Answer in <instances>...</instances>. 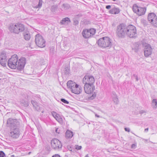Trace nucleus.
Returning a JSON list of instances; mask_svg holds the SVG:
<instances>
[{"mask_svg":"<svg viewBox=\"0 0 157 157\" xmlns=\"http://www.w3.org/2000/svg\"><path fill=\"white\" fill-rule=\"evenodd\" d=\"M20 127L11 128L9 136L13 138H17L20 135Z\"/></svg>","mask_w":157,"mask_h":157,"instance_id":"nucleus-10","label":"nucleus"},{"mask_svg":"<svg viewBox=\"0 0 157 157\" xmlns=\"http://www.w3.org/2000/svg\"><path fill=\"white\" fill-rule=\"evenodd\" d=\"M94 79L93 76L91 75H86L83 78V82L84 84H93Z\"/></svg>","mask_w":157,"mask_h":157,"instance_id":"nucleus-16","label":"nucleus"},{"mask_svg":"<svg viewBox=\"0 0 157 157\" xmlns=\"http://www.w3.org/2000/svg\"><path fill=\"white\" fill-rule=\"evenodd\" d=\"M152 105L153 108H156L157 107V102L156 99H154L152 100Z\"/></svg>","mask_w":157,"mask_h":157,"instance_id":"nucleus-26","label":"nucleus"},{"mask_svg":"<svg viewBox=\"0 0 157 157\" xmlns=\"http://www.w3.org/2000/svg\"><path fill=\"white\" fill-rule=\"evenodd\" d=\"M144 47V55L145 56L148 57L151 55L152 52V48L150 45L148 44L145 43L143 44Z\"/></svg>","mask_w":157,"mask_h":157,"instance_id":"nucleus-13","label":"nucleus"},{"mask_svg":"<svg viewBox=\"0 0 157 157\" xmlns=\"http://www.w3.org/2000/svg\"><path fill=\"white\" fill-rule=\"evenodd\" d=\"M124 129L125 131H127L128 132L130 131V129L129 128H124Z\"/></svg>","mask_w":157,"mask_h":157,"instance_id":"nucleus-40","label":"nucleus"},{"mask_svg":"<svg viewBox=\"0 0 157 157\" xmlns=\"http://www.w3.org/2000/svg\"><path fill=\"white\" fill-rule=\"evenodd\" d=\"M17 64V68L18 70L21 71L24 68L26 63V59L25 58L21 57L18 60Z\"/></svg>","mask_w":157,"mask_h":157,"instance_id":"nucleus-14","label":"nucleus"},{"mask_svg":"<svg viewBox=\"0 0 157 157\" xmlns=\"http://www.w3.org/2000/svg\"><path fill=\"white\" fill-rule=\"evenodd\" d=\"M66 72L65 73L66 74H68L69 73V69L66 70Z\"/></svg>","mask_w":157,"mask_h":157,"instance_id":"nucleus-45","label":"nucleus"},{"mask_svg":"<svg viewBox=\"0 0 157 157\" xmlns=\"http://www.w3.org/2000/svg\"><path fill=\"white\" fill-rule=\"evenodd\" d=\"M85 157H89L88 155H87Z\"/></svg>","mask_w":157,"mask_h":157,"instance_id":"nucleus-52","label":"nucleus"},{"mask_svg":"<svg viewBox=\"0 0 157 157\" xmlns=\"http://www.w3.org/2000/svg\"><path fill=\"white\" fill-rule=\"evenodd\" d=\"M136 145H135V144H132V145L131 146V147L132 148H135L136 147Z\"/></svg>","mask_w":157,"mask_h":157,"instance_id":"nucleus-42","label":"nucleus"},{"mask_svg":"<svg viewBox=\"0 0 157 157\" xmlns=\"http://www.w3.org/2000/svg\"><path fill=\"white\" fill-rule=\"evenodd\" d=\"M120 12V9L117 7H113L109 11L110 13L113 14H117L119 13Z\"/></svg>","mask_w":157,"mask_h":157,"instance_id":"nucleus-20","label":"nucleus"},{"mask_svg":"<svg viewBox=\"0 0 157 157\" xmlns=\"http://www.w3.org/2000/svg\"><path fill=\"white\" fill-rule=\"evenodd\" d=\"M35 42L36 45L39 47L43 48L45 46V41L42 36L39 34L36 35Z\"/></svg>","mask_w":157,"mask_h":157,"instance_id":"nucleus-8","label":"nucleus"},{"mask_svg":"<svg viewBox=\"0 0 157 157\" xmlns=\"http://www.w3.org/2000/svg\"><path fill=\"white\" fill-rule=\"evenodd\" d=\"M88 23H89V21H88Z\"/></svg>","mask_w":157,"mask_h":157,"instance_id":"nucleus-58","label":"nucleus"},{"mask_svg":"<svg viewBox=\"0 0 157 157\" xmlns=\"http://www.w3.org/2000/svg\"><path fill=\"white\" fill-rule=\"evenodd\" d=\"M51 145L52 148L55 150L61 149L62 147L61 142L56 139L51 141Z\"/></svg>","mask_w":157,"mask_h":157,"instance_id":"nucleus-12","label":"nucleus"},{"mask_svg":"<svg viewBox=\"0 0 157 157\" xmlns=\"http://www.w3.org/2000/svg\"><path fill=\"white\" fill-rule=\"evenodd\" d=\"M6 54L4 52H2L0 55V63L4 67L6 65Z\"/></svg>","mask_w":157,"mask_h":157,"instance_id":"nucleus-17","label":"nucleus"},{"mask_svg":"<svg viewBox=\"0 0 157 157\" xmlns=\"http://www.w3.org/2000/svg\"><path fill=\"white\" fill-rule=\"evenodd\" d=\"M25 26L23 24L17 23L16 24H10L8 27V29L11 33L18 34L23 32L25 30Z\"/></svg>","mask_w":157,"mask_h":157,"instance_id":"nucleus-1","label":"nucleus"},{"mask_svg":"<svg viewBox=\"0 0 157 157\" xmlns=\"http://www.w3.org/2000/svg\"><path fill=\"white\" fill-rule=\"evenodd\" d=\"M18 57L17 55H13L8 60L7 64L8 67L11 69H15L17 67Z\"/></svg>","mask_w":157,"mask_h":157,"instance_id":"nucleus-5","label":"nucleus"},{"mask_svg":"<svg viewBox=\"0 0 157 157\" xmlns=\"http://www.w3.org/2000/svg\"><path fill=\"white\" fill-rule=\"evenodd\" d=\"M24 36L25 39L26 40H29L30 38V35L29 32L24 33Z\"/></svg>","mask_w":157,"mask_h":157,"instance_id":"nucleus-24","label":"nucleus"},{"mask_svg":"<svg viewBox=\"0 0 157 157\" xmlns=\"http://www.w3.org/2000/svg\"><path fill=\"white\" fill-rule=\"evenodd\" d=\"M146 113V112L143 110H141L140 111V113L141 114H143L145 113Z\"/></svg>","mask_w":157,"mask_h":157,"instance_id":"nucleus-44","label":"nucleus"},{"mask_svg":"<svg viewBox=\"0 0 157 157\" xmlns=\"http://www.w3.org/2000/svg\"><path fill=\"white\" fill-rule=\"evenodd\" d=\"M126 27L124 24H121L117 27L116 34L117 36L120 38L124 37L126 34Z\"/></svg>","mask_w":157,"mask_h":157,"instance_id":"nucleus-4","label":"nucleus"},{"mask_svg":"<svg viewBox=\"0 0 157 157\" xmlns=\"http://www.w3.org/2000/svg\"><path fill=\"white\" fill-rule=\"evenodd\" d=\"M31 152H29V154H30Z\"/></svg>","mask_w":157,"mask_h":157,"instance_id":"nucleus-55","label":"nucleus"},{"mask_svg":"<svg viewBox=\"0 0 157 157\" xmlns=\"http://www.w3.org/2000/svg\"><path fill=\"white\" fill-rule=\"evenodd\" d=\"M56 8V7L55 6H53L51 7V10L52 12H54Z\"/></svg>","mask_w":157,"mask_h":157,"instance_id":"nucleus-38","label":"nucleus"},{"mask_svg":"<svg viewBox=\"0 0 157 157\" xmlns=\"http://www.w3.org/2000/svg\"><path fill=\"white\" fill-rule=\"evenodd\" d=\"M132 9L133 11L139 16L144 14L146 10V8L138 7L136 4L133 5Z\"/></svg>","mask_w":157,"mask_h":157,"instance_id":"nucleus-9","label":"nucleus"},{"mask_svg":"<svg viewBox=\"0 0 157 157\" xmlns=\"http://www.w3.org/2000/svg\"><path fill=\"white\" fill-rule=\"evenodd\" d=\"M111 96L113 99L117 97L116 93L114 92H112Z\"/></svg>","mask_w":157,"mask_h":157,"instance_id":"nucleus-34","label":"nucleus"},{"mask_svg":"<svg viewBox=\"0 0 157 157\" xmlns=\"http://www.w3.org/2000/svg\"><path fill=\"white\" fill-rule=\"evenodd\" d=\"M136 79L137 81L138 80V78L137 76H136Z\"/></svg>","mask_w":157,"mask_h":157,"instance_id":"nucleus-48","label":"nucleus"},{"mask_svg":"<svg viewBox=\"0 0 157 157\" xmlns=\"http://www.w3.org/2000/svg\"><path fill=\"white\" fill-rule=\"evenodd\" d=\"M148 128H145V129L144 131H145L146 132H147L148 131Z\"/></svg>","mask_w":157,"mask_h":157,"instance_id":"nucleus-47","label":"nucleus"},{"mask_svg":"<svg viewBox=\"0 0 157 157\" xmlns=\"http://www.w3.org/2000/svg\"><path fill=\"white\" fill-rule=\"evenodd\" d=\"M73 132L69 130L67 131L66 132V137L67 138H71L73 136Z\"/></svg>","mask_w":157,"mask_h":157,"instance_id":"nucleus-21","label":"nucleus"},{"mask_svg":"<svg viewBox=\"0 0 157 157\" xmlns=\"http://www.w3.org/2000/svg\"><path fill=\"white\" fill-rule=\"evenodd\" d=\"M95 116H96L97 117H98V115L97 114H95Z\"/></svg>","mask_w":157,"mask_h":157,"instance_id":"nucleus-50","label":"nucleus"},{"mask_svg":"<svg viewBox=\"0 0 157 157\" xmlns=\"http://www.w3.org/2000/svg\"><path fill=\"white\" fill-rule=\"evenodd\" d=\"M55 49L53 47H51L50 48V53L52 55H53L54 54Z\"/></svg>","mask_w":157,"mask_h":157,"instance_id":"nucleus-31","label":"nucleus"},{"mask_svg":"<svg viewBox=\"0 0 157 157\" xmlns=\"http://www.w3.org/2000/svg\"><path fill=\"white\" fill-rule=\"evenodd\" d=\"M52 114L55 119H56V117H57V116L59 115L56 112L54 111L52 112Z\"/></svg>","mask_w":157,"mask_h":157,"instance_id":"nucleus-32","label":"nucleus"},{"mask_svg":"<svg viewBox=\"0 0 157 157\" xmlns=\"http://www.w3.org/2000/svg\"><path fill=\"white\" fill-rule=\"evenodd\" d=\"M139 45L137 43H135L133 44V46L132 47V50H134L135 52H137L139 49Z\"/></svg>","mask_w":157,"mask_h":157,"instance_id":"nucleus-22","label":"nucleus"},{"mask_svg":"<svg viewBox=\"0 0 157 157\" xmlns=\"http://www.w3.org/2000/svg\"><path fill=\"white\" fill-rule=\"evenodd\" d=\"M60 124H62L63 123V119L59 115L57 116L55 119Z\"/></svg>","mask_w":157,"mask_h":157,"instance_id":"nucleus-25","label":"nucleus"},{"mask_svg":"<svg viewBox=\"0 0 157 157\" xmlns=\"http://www.w3.org/2000/svg\"><path fill=\"white\" fill-rule=\"evenodd\" d=\"M157 17V16L155 13H151L148 14L147 19L148 21L151 24L153 21L156 19Z\"/></svg>","mask_w":157,"mask_h":157,"instance_id":"nucleus-19","label":"nucleus"},{"mask_svg":"<svg viewBox=\"0 0 157 157\" xmlns=\"http://www.w3.org/2000/svg\"><path fill=\"white\" fill-rule=\"evenodd\" d=\"M153 26L157 28V17L151 23Z\"/></svg>","mask_w":157,"mask_h":157,"instance_id":"nucleus-27","label":"nucleus"},{"mask_svg":"<svg viewBox=\"0 0 157 157\" xmlns=\"http://www.w3.org/2000/svg\"><path fill=\"white\" fill-rule=\"evenodd\" d=\"M29 105V104L27 102H25V107H27Z\"/></svg>","mask_w":157,"mask_h":157,"instance_id":"nucleus-46","label":"nucleus"},{"mask_svg":"<svg viewBox=\"0 0 157 157\" xmlns=\"http://www.w3.org/2000/svg\"><path fill=\"white\" fill-rule=\"evenodd\" d=\"M70 22L69 18L68 17H66L62 19L60 22V23L62 24H64L65 23L68 24Z\"/></svg>","mask_w":157,"mask_h":157,"instance_id":"nucleus-23","label":"nucleus"},{"mask_svg":"<svg viewBox=\"0 0 157 157\" xmlns=\"http://www.w3.org/2000/svg\"><path fill=\"white\" fill-rule=\"evenodd\" d=\"M141 22L144 26H146L148 25V22L145 20L142 19L141 20Z\"/></svg>","mask_w":157,"mask_h":157,"instance_id":"nucleus-28","label":"nucleus"},{"mask_svg":"<svg viewBox=\"0 0 157 157\" xmlns=\"http://www.w3.org/2000/svg\"><path fill=\"white\" fill-rule=\"evenodd\" d=\"M44 111L43 110H42V111H41V112H42V113H44Z\"/></svg>","mask_w":157,"mask_h":157,"instance_id":"nucleus-54","label":"nucleus"},{"mask_svg":"<svg viewBox=\"0 0 157 157\" xmlns=\"http://www.w3.org/2000/svg\"><path fill=\"white\" fill-rule=\"evenodd\" d=\"M67 86L68 87L70 88L72 92L75 94H79L82 91L80 87L72 81H68L67 83Z\"/></svg>","mask_w":157,"mask_h":157,"instance_id":"nucleus-3","label":"nucleus"},{"mask_svg":"<svg viewBox=\"0 0 157 157\" xmlns=\"http://www.w3.org/2000/svg\"><path fill=\"white\" fill-rule=\"evenodd\" d=\"M112 40L108 37H103L99 39V46L104 48L111 47Z\"/></svg>","mask_w":157,"mask_h":157,"instance_id":"nucleus-2","label":"nucleus"},{"mask_svg":"<svg viewBox=\"0 0 157 157\" xmlns=\"http://www.w3.org/2000/svg\"><path fill=\"white\" fill-rule=\"evenodd\" d=\"M84 23L86 24L87 23H86L85 22H84Z\"/></svg>","mask_w":157,"mask_h":157,"instance_id":"nucleus-57","label":"nucleus"},{"mask_svg":"<svg viewBox=\"0 0 157 157\" xmlns=\"http://www.w3.org/2000/svg\"><path fill=\"white\" fill-rule=\"evenodd\" d=\"M58 128H57L56 129V132H57L58 133H59V132H58Z\"/></svg>","mask_w":157,"mask_h":157,"instance_id":"nucleus-49","label":"nucleus"},{"mask_svg":"<svg viewBox=\"0 0 157 157\" xmlns=\"http://www.w3.org/2000/svg\"><path fill=\"white\" fill-rule=\"evenodd\" d=\"M113 1H115L116 0H112Z\"/></svg>","mask_w":157,"mask_h":157,"instance_id":"nucleus-56","label":"nucleus"},{"mask_svg":"<svg viewBox=\"0 0 157 157\" xmlns=\"http://www.w3.org/2000/svg\"><path fill=\"white\" fill-rule=\"evenodd\" d=\"M95 33V30L94 29H83L82 33L83 36L85 38H88L94 35Z\"/></svg>","mask_w":157,"mask_h":157,"instance_id":"nucleus-11","label":"nucleus"},{"mask_svg":"<svg viewBox=\"0 0 157 157\" xmlns=\"http://www.w3.org/2000/svg\"><path fill=\"white\" fill-rule=\"evenodd\" d=\"M84 90L86 93L91 94L94 90V86L93 84H86L84 86Z\"/></svg>","mask_w":157,"mask_h":157,"instance_id":"nucleus-15","label":"nucleus"},{"mask_svg":"<svg viewBox=\"0 0 157 157\" xmlns=\"http://www.w3.org/2000/svg\"><path fill=\"white\" fill-rule=\"evenodd\" d=\"M62 6V8L65 10L68 9L70 8V6L68 4H63Z\"/></svg>","mask_w":157,"mask_h":157,"instance_id":"nucleus-29","label":"nucleus"},{"mask_svg":"<svg viewBox=\"0 0 157 157\" xmlns=\"http://www.w3.org/2000/svg\"><path fill=\"white\" fill-rule=\"evenodd\" d=\"M113 101L116 104H117L119 102L118 99L117 97L113 99Z\"/></svg>","mask_w":157,"mask_h":157,"instance_id":"nucleus-33","label":"nucleus"},{"mask_svg":"<svg viewBox=\"0 0 157 157\" xmlns=\"http://www.w3.org/2000/svg\"><path fill=\"white\" fill-rule=\"evenodd\" d=\"M96 97V94L95 93L93 94V95L91 96L90 97H89L90 100L93 99Z\"/></svg>","mask_w":157,"mask_h":157,"instance_id":"nucleus-36","label":"nucleus"},{"mask_svg":"<svg viewBox=\"0 0 157 157\" xmlns=\"http://www.w3.org/2000/svg\"><path fill=\"white\" fill-rule=\"evenodd\" d=\"M60 100L62 102L65 104H68L69 103V102L68 101L63 98L61 99Z\"/></svg>","mask_w":157,"mask_h":157,"instance_id":"nucleus-35","label":"nucleus"},{"mask_svg":"<svg viewBox=\"0 0 157 157\" xmlns=\"http://www.w3.org/2000/svg\"><path fill=\"white\" fill-rule=\"evenodd\" d=\"M111 6L110 5H107L106 6V8L107 9H109L111 8Z\"/></svg>","mask_w":157,"mask_h":157,"instance_id":"nucleus-41","label":"nucleus"},{"mask_svg":"<svg viewBox=\"0 0 157 157\" xmlns=\"http://www.w3.org/2000/svg\"><path fill=\"white\" fill-rule=\"evenodd\" d=\"M31 103L33 106L34 108L38 111H40L42 110V107L38 103L34 100L31 101Z\"/></svg>","mask_w":157,"mask_h":157,"instance_id":"nucleus-18","label":"nucleus"},{"mask_svg":"<svg viewBox=\"0 0 157 157\" xmlns=\"http://www.w3.org/2000/svg\"><path fill=\"white\" fill-rule=\"evenodd\" d=\"M5 156V154L2 151H0V157H4Z\"/></svg>","mask_w":157,"mask_h":157,"instance_id":"nucleus-37","label":"nucleus"},{"mask_svg":"<svg viewBox=\"0 0 157 157\" xmlns=\"http://www.w3.org/2000/svg\"><path fill=\"white\" fill-rule=\"evenodd\" d=\"M6 125L10 128L20 127L19 123L16 119L9 118L7 119L6 122Z\"/></svg>","mask_w":157,"mask_h":157,"instance_id":"nucleus-7","label":"nucleus"},{"mask_svg":"<svg viewBox=\"0 0 157 157\" xmlns=\"http://www.w3.org/2000/svg\"><path fill=\"white\" fill-rule=\"evenodd\" d=\"M75 149H76L78 150H80L82 148V146H79L78 145H75Z\"/></svg>","mask_w":157,"mask_h":157,"instance_id":"nucleus-39","label":"nucleus"},{"mask_svg":"<svg viewBox=\"0 0 157 157\" xmlns=\"http://www.w3.org/2000/svg\"><path fill=\"white\" fill-rule=\"evenodd\" d=\"M42 5V0H39L38 5L36 6L35 7L36 8H40L41 7Z\"/></svg>","mask_w":157,"mask_h":157,"instance_id":"nucleus-30","label":"nucleus"},{"mask_svg":"<svg viewBox=\"0 0 157 157\" xmlns=\"http://www.w3.org/2000/svg\"><path fill=\"white\" fill-rule=\"evenodd\" d=\"M52 157H60V156L59 155L57 154L53 155Z\"/></svg>","mask_w":157,"mask_h":157,"instance_id":"nucleus-43","label":"nucleus"},{"mask_svg":"<svg viewBox=\"0 0 157 157\" xmlns=\"http://www.w3.org/2000/svg\"><path fill=\"white\" fill-rule=\"evenodd\" d=\"M102 33H101L99 36H100V37L101 36Z\"/></svg>","mask_w":157,"mask_h":157,"instance_id":"nucleus-53","label":"nucleus"},{"mask_svg":"<svg viewBox=\"0 0 157 157\" xmlns=\"http://www.w3.org/2000/svg\"><path fill=\"white\" fill-rule=\"evenodd\" d=\"M136 28L135 26L129 25L126 27V35L130 38L135 37L136 36Z\"/></svg>","mask_w":157,"mask_h":157,"instance_id":"nucleus-6","label":"nucleus"},{"mask_svg":"<svg viewBox=\"0 0 157 157\" xmlns=\"http://www.w3.org/2000/svg\"><path fill=\"white\" fill-rule=\"evenodd\" d=\"M96 43L98 44V40H97Z\"/></svg>","mask_w":157,"mask_h":157,"instance_id":"nucleus-51","label":"nucleus"}]
</instances>
